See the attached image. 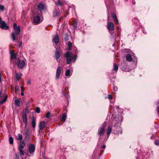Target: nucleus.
I'll return each mask as SVG.
<instances>
[{
    "label": "nucleus",
    "instance_id": "9d476101",
    "mask_svg": "<svg viewBox=\"0 0 159 159\" xmlns=\"http://www.w3.org/2000/svg\"><path fill=\"white\" fill-rule=\"evenodd\" d=\"M29 129L28 128H27L26 126H25V128L24 132H25V139L26 140L28 141L30 138V135L29 133Z\"/></svg>",
    "mask_w": 159,
    "mask_h": 159
},
{
    "label": "nucleus",
    "instance_id": "7ed1b4c3",
    "mask_svg": "<svg viewBox=\"0 0 159 159\" xmlns=\"http://www.w3.org/2000/svg\"><path fill=\"white\" fill-rule=\"evenodd\" d=\"M72 55V52H71L68 51L66 54H65V56L66 58L67 61V64H70L72 60L74 61V62H75L76 59L77 55H75L71 56Z\"/></svg>",
    "mask_w": 159,
    "mask_h": 159
},
{
    "label": "nucleus",
    "instance_id": "6e6d98bb",
    "mask_svg": "<svg viewBox=\"0 0 159 159\" xmlns=\"http://www.w3.org/2000/svg\"><path fill=\"white\" fill-rule=\"evenodd\" d=\"M3 21H2L1 19V17H0V23H1Z\"/></svg>",
    "mask_w": 159,
    "mask_h": 159
},
{
    "label": "nucleus",
    "instance_id": "a19ab883",
    "mask_svg": "<svg viewBox=\"0 0 159 159\" xmlns=\"http://www.w3.org/2000/svg\"><path fill=\"white\" fill-rule=\"evenodd\" d=\"M124 51L125 52H129V53H130V52L131 51L129 49H125L124 50Z\"/></svg>",
    "mask_w": 159,
    "mask_h": 159
},
{
    "label": "nucleus",
    "instance_id": "2f4dec72",
    "mask_svg": "<svg viewBox=\"0 0 159 159\" xmlns=\"http://www.w3.org/2000/svg\"><path fill=\"white\" fill-rule=\"evenodd\" d=\"M40 108L38 107H36V108L35 112L38 113H39L40 112Z\"/></svg>",
    "mask_w": 159,
    "mask_h": 159
},
{
    "label": "nucleus",
    "instance_id": "09e8293b",
    "mask_svg": "<svg viewBox=\"0 0 159 159\" xmlns=\"http://www.w3.org/2000/svg\"><path fill=\"white\" fill-rule=\"evenodd\" d=\"M20 88H21V91H23L24 90V87L22 86H21Z\"/></svg>",
    "mask_w": 159,
    "mask_h": 159
},
{
    "label": "nucleus",
    "instance_id": "49530a36",
    "mask_svg": "<svg viewBox=\"0 0 159 159\" xmlns=\"http://www.w3.org/2000/svg\"><path fill=\"white\" fill-rule=\"evenodd\" d=\"M28 110V108H26L25 110V113L26 114V113L27 112V111Z\"/></svg>",
    "mask_w": 159,
    "mask_h": 159
},
{
    "label": "nucleus",
    "instance_id": "b1692460",
    "mask_svg": "<svg viewBox=\"0 0 159 159\" xmlns=\"http://www.w3.org/2000/svg\"><path fill=\"white\" fill-rule=\"evenodd\" d=\"M38 7L41 10H43L44 9V7L43 3H40L38 5Z\"/></svg>",
    "mask_w": 159,
    "mask_h": 159
},
{
    "label": "nucleus",
    "instance_id": "c756f323",
    "mask_svg": "<svg viewBox=\"0 0 159 159\" xmlns=\"http://www.w3.org/2000/svg\"><path fill=\"white\" fill-rule=\"evenodd\" d=\"M51 115V113L49 111H48L46 114L45 116L47 118H49Z\"/></svg>",
    "mask_w": 159,
    "mask_h": 159
},
{
    "label": "nucleus",
    "instance_id": "a18cd8bd",
    "mask_svg": "<svg viewBox=\"0 0 159 159\" xmlns=\"http://www.w3.org/2000/svg\"><path fill=\"white\" fill-rule=\"evenodd\" d=\"M114 89L116 91L117 90V88L116 86H114Z\"/></svg>",
    "mask_w": 159,
    "mask_h": 159
},
{
    "label": "nucleus",
    "instance_id": "f8f14e48",
    "mask_svg": "<svg viewBox=\"0 0 159 159\" xmlns=\"http://www.w3.org/2000/svg\"><path fill=\"white\" fill-rule=\"evenodd\" d=\"M107 28L108 30L113 31L114 30V24L111 22H108L107 25Z\"/></svg>",
    "mask_w": 159,
    "mask_h": 159
},
{
    "label": "nucleus",
    "instance_id": "c85d7f7f",
    "mask_svg": "<svg viewBox=\"0 0 159 159\" xmlns=\"http://www.w3.org/2000/svg\"><path fill=\"white\" fill-rule=\"evenodd\" d=\"M9 143L11 144H13V139L12 137H10L9 138Z\"/></svg>",
    "mask_w": 159,
    "mask_h": 159
},
{
    "label": "nucleus",
    "instance_id": "a878e982",
    "mask_svg": "<svg viewBox=\"0 0 159 159\" xmlns=\"http://www.w3.org/2000/svg\"><path fill=\"white\" fill-rule=\"evenodd\" d=\"M32 127L33 128L35 127V125H36L35 120V118L34 117H33L32 118Z\"/></svg>",
    "mask_w": 159,
    "mask_h": 159
},
{
    "label": "nucleus",
    "instance_id": "5701e85b",
    "mask_svg": "<svg viewBox=\"0 0 159 159\" xmlns=\"http://www.w3.org/2000/svg\"><path fill=\"white\" fill-rule=\"evenodd\" d=\"M15 105L17 107H19L20 105V100L18 99H15Z\"/></svg>",
    "mask_w": 159,
    "mask_h": 159
},
{
    "label": "nucleus",
    "instance_id": "4c0bfd02",
    "mask_svg": "<svg viewBox=\"0 0 159 159\" xmlns=\"http://www.w3.org/2000/svg\"><path fill=\"white\" fill-rule=\"evenodd\" d=\"M155 144L157 146L159 145V140H156L155 141Z\"/></svg>",
    "mask_w": 159,
    "mask_h": 159
},
{
    "label": "nucleus",
    "instance_id": "864d4df0",
    "mask_svg": "<svg viewBox=\"0 0 159 159\" xmlns=\"http://www.w3.org/2000/svg\"><path fill=\"white\" fill-rule=\"evenodd\" d=\"M15 91L16 92L17 90V88L16 87L15 88Z\"/></svg>",
    "mask_w": 159,
    "mask_h": 159
},
{
    "label": "nucleus",
    "instance_id": "ea45409f",
    "mask_svg": "<svg viewBox=\"0 0 159 159\" xmlns=\"http://www.w3.org/2000/svg\"><path fill=\"white\" fill-rule=\"evenodd\" d=\"M56 4L57 5H61V2L59 1H58L56 3Z\"/></svg>",
    "mask_w": 159,
    "mask_h": 159
},
{
    "label": "nucleus",
    "instance_id": "e433bc0d",
    "mask_svg": "<svg viewBox=\"0 0 159 159\" xmlns=\"http://www.w3.org/2000/svg\"><path fill=\"white\" fill-rule=\"evenodd\" d=\"M52 40H59V37L57 35H56L55 37L53 38Z\"/></svg>",
    "mask_w": 159,
    "mask_h": 159
},
{
    "label": "nucleus",
    "instance_id": "3c124183",
    "mask_svg": "<svg viewBox=\"0 0 159 159\" xmlns=\"http://www.w3.org/2000/svg\"><path fill=\"white\" fill-rule=\"evenodd\" d=\"M157 112L159 113V107H157Z\"/></svg>",
    "mask_w": 159,
    "mask_h": 159
},
{
    "label": "nucleus",
    "instance_id": "f257e3e1",
    "mask_svg": "<svg viewBox=\"0 0 159 159\" xmlns=\"http://www.w3.org/2000/svg\"><path fill=\"white\" fill-rule=\"evenodd\" d=\"M122 120V116L120 115H118L113 119L112 123L113 125V126L116 128V129H115L113 130L115 134H117L120 132V134H121L120 129L119 130H117V128H120V126L119 125H117L118 124L120 125V123H121Z\"/></svg>",
    "mask_w": 159,
    "mask_h": 159
},
{
    "label": "nucleus",
    "instance_id": "603ef678",
    "mask_svg": "<svg viewBox=\"0 0 159 159\" xmlns=\"http://www.w3.org/2000/svg\"><path fill=\"white\" fill-rule=\"evenodd\" d=\"M20 94L22 96H23L24 95V93L23 92H21L20 93Z\"/></svg>",
    "mask_w": 159,
    "mask_h": 159
},
{
    "label": "nucleus",
    "instance_id": "79ce46f5",
    "mask_svg": "<svg viewBox=\"0 0 159 159\" xmlns=\"http://www.w3.org/2000/svg\"><path fill=\"white\" fill-rule=\"evenodd\" d=\"M108 98L109 99H111L112 98V97L111 95L109 94L108 95Z\"/></svg>",
    "mask_w": 159,
    "mask_h": 159
},
{
    "label": "nucleus",
    "instance_id": "1a4fd4ad",
    "mask_svg": "<svg viewBox=\"0 0 159 159\" xmlns=\"http://www.w3.org/2000/svg\"><path fill=\"white\" fill-rule=\"evenodd\" d=\"M35 146L34 144H30L28 148L29 152L30 154H33L35 151Z\"/></svg>",
    "mask_w": 159,
    "mask_h": 159
},
{
    "label": "nucleus",
    "instance_id": "58836bf2",
    "mask_svg": "<svg viewBox=\"0 0 159 159\" xmlns=\"http://www.w3.org/2000/svg\"><path fill=\"white\" fill-rule=\"evenodd\" d=\"M68 47L69 48H70L71 47V46H72V44L71 42H69L68 43Z\"/></svg>",
    "mask_w": 159,
    "mask_h": 159
},
{
    "label": "nucleus",
    "instance_id": "c9c22d12",
    "mask_svg": "<svg viewBox=\"0 0 159 159\" xmlns=\"http://www.w3.org/2000/svg\"><path fill=\"white\" fill-rule=\"evenodd\" d=\"M69 35L68 34H66L65 35V40H68L69 39Z\"/></svg>",
    "mask_w": 159,
    "mask_h": 159
},
{
    "label": "nucleus",
    "instance_id": "2eb2a0df",
    "mask_svg": "<svg viewBox=\"0 0 159 159\" xmlns=\"http://www.w3.org/2000/svg\"><path fill=\"white\" fill-rule=\"evenodd\" d=\"M22 119L23 122L25 123V126H26L28 122L27 120L26 114L25 113L22 116Z\"/></svg>",
    "mask_w": 159,
    "mask_h": 159
},
{
    "label": "nucleus",
    "instance_id": "f03ea898",
    "mask_svg": "<svg viewBox=\"0 0 159 159\" xmlns=\"http://www.w3.org/2000/svg\"><path fill=\"white\" fill-rule=\"evenodd\" d=\"M13 29L14 31L12 33L11 37L12 40H16L18 39L17 36L20 33V27L15 23L13 25Z\"/></svg>",
    "mask_w": 159,
    "mask_h": 159
},
{
    "label": "nucleus",
    "instance_id": "37998d69",
    "mask_svg": "<svg viewBox=\"0 0 159 159\" xmlns=\"http://www.w3.org/2000/svg\"><path fill=\"white\" fill-rule=\"evenodd\" d=\"M62 95L64 96H66V94L65 93L64 91L63 90L62 91Z\"/></svg>",
    "mask_w": 159,
    "mask_h": 159
},
{
    "label": "nucleus",
    "instance_id": "4468645a",
    "mask_svg": "<svg viewBox=\"0 0 159 159\" xmlns=\"http://www.w3.org/2000/svg\"><path fill=\"white\" fill-rule=\"evenodd\" d=\"M1 23H0L1 24L0 27L1 28L4 30H7L9 28V27L7 25L5 22L3 21Z\"/></svg>",
    "mask_w": 159,
    "mask_h": 159
},
{
    "label": "nucleus",
    "instance_id": "0eeeda50",
    "mask_svg": "<svg viewBox=\"0 0 159 159\" xmlns=\"http://www.w3.org/2000/svg\"><path fill=\"white\" fill-rule=\"evenodd\" d=\"M106 123H104L98 129V134L100 136L104 134L105 131V129L106 126Z\"/></svg>",
    "mask_w": 159,
    "mask_h": 159
},
{
    "label": "nucleus",
    "instance_id": "423d86ee",
    "mask_svg": "<svg viewBox=\"0 0 159 159\" xmlns=\"http://www.w3.org/2000/svg\"><path fill=\"white\" fill-rule=\"evenodd\" d=\"M25 145V143L23 141H20V142L19 146L18 148V150L20 152V155L21 156H23L25 152L23 150V148Z\"/></svg>",
    "mask_w": 159,
    "mask_h": 159
},
{
    "label": "nucleus",
    "instance_id": "72a5a7b5",
    "mask_svg": "<svg viewBox=\"0 0 159 159\" xmlns=\"http://www.w3.org/2000/svg\"><path fill=\"white\" fill-rule=\"evenodd\" d=\"M59 40H53V43H55V45L54 44V46H56V47H57V44L59 42Z\"/></svg>",
    "mask_w": 159,
    "mask_h": 159
},
{
    "label": "nucleus",
    "instance_id": "de8ad7c7",
    "mask_svg": "<svg viewBox=\"0 0 159 159\" xmlns=\"http://www.w3.org/2000/svg\"><path fill=\"white\" fill-rule=\"evenodd\" d=\"M106 148V146L105 145H103L102 146V148Z\"/></svg>",
    "mask_w": 159,
    "mask_h": 159
},
{
    "label": "nucleus",
    "instance_id": "20e7f679",
    "mask_svg": "<svg viewBox=\"0 0 159 159\" xmlns=\"http://www.w3.org/2000/svg\"><path fill=\"white\" fill-rule=\"evenodd\" d=\"M16 64L17 65L19 69H22L25 67L27 64V61L25 59L23 60H20L19 58L15 61Z\"/></svg>",
    "mask_w": 159,
    "mask_h": 159
},
{
    "label": "nucleus",
    "instance_id": "bb28decb",
    "mask_svg": "<svg viewBox=\"0 0 159 159\" xmlns=\"http://www.w3.org/2000/svg\"><path fill=\"white\" fill-rule=\"evenodd\" d=\"M22 75V74L21 73H16V79L18 80L19 78H21Z\"/></svg>",
    "mask_w": 159,
    "mask_h": 159
},
{
    "label": "nucleus",
    "instance_id": "dca6fc26",
    "mask_svg": "<svg viewBox=\"0 0 159 159\" xmlns=\"http://www.w3.org/2000/svg\"><path fill=\"white\" fill-rule=\"evenodd\" d=\"M45 125V122L44 121H42L40 122L39 125V129L40 130H42L44 128Z\"/></svg>",
    "mask_w": 159,
    "mask_h": 159
},
{
    "label": "nucleus",
    "instance_id": "a211bd4d",
    "mask_svg": "<svg viewBox=\"0 0 159 159\" xmlns=\"http://www.w3.org/2000/svg\"><path fill=\"white\" fill-rule=\"evenodd\" d=\"M126 60L129 62H131L132 61V58L131 55L128 54L126 55Z\"/></svg>",
    "mask_w": 159,
    "mask_h": 159
},
{
    "label": "nucleus",
    "instance_id": "f704fd0d",
    "mask_svg": "<svg viewBox=\"0 0 159 159\" xmlns=\"http://www.w3.org/2000/svg\"><path fill=\"white\" fill-rule=\"evenodd\" d=\"M118 66L117 65H116L114 66L113 70H114L115 71H116L118 70Z\"/></svg>",
    "mask_w": 159,
    "mask_h": 159
},
{
    "label": "nucleus",
    "instance_id": "39448f33",
    "mask_svg": "<svg viewBox=\"0 0 159 159\" xmlns=\"http://www.w3.org/2000/svg\"><path fill=\"white\" fill-rule=\"evenodd\" d=\"M42 15V11L41 10H37L35 15H37L35 16L34 19V22L36 24L40 23L43 20L42 19L40 18V16Z\"/></svg>",
    "mask_w": 159,
    "mask_h": 159
},
{
    "label": "nucleus",
    "instance_id": "aec40b11",
    "mask_svg": "<svg viewBox=\"0 0 159 159\" xmlns=\"http://www.w3.org/2000/svg\"><path fill=\"white\" fill-rule=\"evenodd\" d=\"M71 25L73 26L72 29L75 30L77 27V23L76 21H74L72 23Z\"/></svg>",
    "mask_w": 159,
    "mask_h": 159
},
{
    "label": "nucleus",
    "instance_id": "5fc2aeb1",
    "mask_svg": "<svg viewBox=\"0 0 159 159\" xmlns=\"http://www.w3.org/2000/svg\"><path fill=\"white\" fill-rule=\"evenodd\" d=\"M115 108L116 109H118L119 108V106H117V107H115Z\"/></svg>",
    "mask_w": 159,
    "mask_h": 159
},
{
    "label": "nucleus",
    "instance_id": "412c9836",
    "mask_svg": "<svg viewBox=\"0 0 159 159\" xmlns=\"http://www.w3.org/2000/svg\"><path fill=\"white\" fill-rule=\"evenodd\" d=\"M16 139L20 141H22L23 137L22 135L20 134H18L16 137Z\"/></svg>",
    "mask_w": 159,
    "mask_h": 159
},
{
    "label": "nucleus",
    "instance_id": "ddd939ff",
    "mask_svg": "<svg viewBox=\"0 0 159 159\" xmlns=\"http://www.w3.org/2000/svg\"><path fill=\"white\" fill-rule=\"evenodd\" d=\"M10 54L11 55V60L12 61L13 59H15L16 60L18 59L16 58V54L14 53L12 50L10 51Z\"/></svg>",
    "mask_w": 159,
    "mask_h": 159
},
{
    "label": "nucleus",
    "instance_id": "f3484780",
    "mask_svg": "<svg viewBox=\"0 0 159 159\" xmlns=\"http://www.w3.org/2000/svg\"><path fill=\"white\" fill-rule=\"evenodd\" d=\"M59 15V10L58 9H55L53 11V17H56Z\"/></svg>",
    "mask_w": 159,
    "mask_h": 159
},
{
    "label": "nucleus",
    "instance_id": "7c9ffc66",
    "mask_svg": "<svg viewBox=\"0 0 159 159\" xmlns=\"http://www.w3.org/2000/svg\"><path fill=\"white\" fill-rule=\"evenodd\" d=\"M14 41H17V43L19 44V47L20 48L22 46V42H20V40H14Z\"/></svg>",
    "mask_w": 159,
    "mask_h": 159
},
{
    "label": "nucleus",
    "instance_id": "4be33fe9",
    "mask_svg": "<svg viewBox=\"0 0 159 159\" xmlns=\"http://www.w3.org/2000/svg\"><path fill=\"white\" fill-rule=\"evenodd\" d=\"M65 75L66 76L70 77L71 75L70 71V70H67L66 71Z\"/></svg>",
    "mask_w": 159,
    "mask_h": 159
},
{
    "label": "nucleus",
    "instance_id": "393cba45",
    "mask_svg": "<svg viewBox=\"0 0 159 159\" xmlns=\"http://www.w3.org/2000/svg\"><path fill=\"white\" fill-rule=\"evenodd\" d=\"M112 16L114 21L116 22L117 24H118V21L116 15L115 14H113L112 15Z\"/></svg>",
    "mask_w": 159,
    "mask_h": 159
},
{
    "label": "nucleus",
    "instance_id": "9b49d317",
    "mask_svg": "<svg viewBox=\"0 0 159 159\" xmlns=\"http://www.w3.org/2000/svg\"><path fill=\"white\" fill-rule=\"evenodd\" d=\"M61 67L60 66H58L56 70V76L55 77L56 80L60 78L61 75Z\"/></svg>",
    "mask_w": 159,
    "mask_h": 159
},
{
    "label": "nucleus",
    "instance_id": "cd10ccee",
    "mask_svg": "<svg viewBox=\"0 0 159 159\" xmlns=\"http://www.w3.org/2000/svg\"><path fill=\"white\" fill-rule=\"evenodd\" d=\"M66 117V114L65 113H64L63 114L62 118V120L63 122H64L65 121Z\"/></svg>",
    "mask_w": 159,
    "mask_h": 159
},
{
    "label": "nucleus",
    "instance_id": "c03bdc74",
    "mask_svg": "<svg viewBox=\"0 0 159 159\" xmlns=\"http://www.w3.org/2000/svg\"><path fill=\"white\" fill-rule=\"evenodd\" d=\"M27 84H31V81L30 80H29L27 82Z\"/></svg>",
    "mask_w": 159,
    "mask_h": 159
},
{
    "label": "nucleus",
    "instance_id": "6ab92c4d",
    "mask_svg": "<svg viewBox=\"0 0 159 159\" xmlns=\"http://www.w3.org/2000/svg\"><path fill=\"white\" fill-rule=\"evenodd\" d=\"M112 128L110 126H109L107 128V134L108 136H109L112 131Z\"/></svg>",
    "mask_w": 159,
    "mask_h": 159
},
{
    "label": "nucleus",
    "instance_id": "473e14b6",
    "mask_svg": "<svg viewBox=\"0 0 159 159\" xmlns=\"http://www.w3.org/2000/svg\"><path fill=\"white\" fill-rule=\"evenodd\" d=\"M5 9L4 7L2 5H0V11H3Z\"/></svg>",
    "mask_w": 159,
    "mask_h": 159
},
{
    "label": "nucleus",
    "instance_id": "6e6552de",
    "mask_svg": "<svg viewBox=\"0 0 159 159\" xmlns=\"http://www.w3.org/2000/svg\"><path fill=\"white\" fill-rule=\"evenodd\" d=\"M56 46H55L56 49V51L55 52V57L56 59L58 61V60L60 57V53L61 51L59 48L58 47H56Z\"/></svg>",
    "mask_w": 159,
    "mask_h": 159
},
{
    "label": "nucleus",
    "instance_id": "8fccbe9b",
    "mask_svg": "<svg viewBox=\"0 0 159 159\" xmlns=\"http://www.w3.org/2000/svg\"><path fill=\"white\" fill-rule=\"evenodd\" d=\"M67 129L68 131H70L71 130V128L70 127H68L67 128Z\"/></svg>",
    "mask_w": 159,
    "mask_h": 159
}]
</instances>
